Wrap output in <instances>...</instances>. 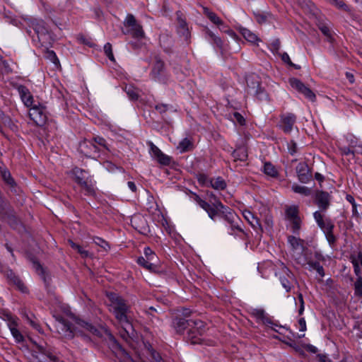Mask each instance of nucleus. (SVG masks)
Segmentation results:
<instances>
[{
	"instance_id": "nucleus-32",
	"label": "nucleus",
	"mask_w": 362,
	"mask_h": 362,
	"mask_svg": "<svg viewBox=\"0 0 362 362\" xmlns=\"http://www.w3.org/2000/svg\"><path fill=\"white\" fill-rule=\"evenodd\" d=\"M354 294L356 296H362V278L359 277L354 283Z\"/></svg>"
},
{
	"instance_id": "nucleus-47",
	"label": "nucleus",
	"mask_w": 362,
	"mask_h": 362,
	"mask_svg": "<svg viewBox=\"0 0 362 362\" xmlns=\"http://www.w3.org/2000/svg\"><path fill=\"white\" fill-rule=\"evenodd\" d=\"M93 240L95 244L98 245L105 250L110 248L108 243L100 238L96 237Z\"/></svg>"
},
{
	"instance_id": "nucleus-38",
	"label": "nucleus",
	"mask_w": 362,
	"mask_h": 362,
	"mask_svg": "<svg viewBox=\"0 0 362 362\" xmlns=\"http://www.w3.org/2000/svg\"><path fill=\"white\" fill-rule=\"evenodd\" d=\"M1 175L4 181L11 186H13L14 180L11 177V173L9 171L4 170L1 171Z\"/></svg>"
},
{
	"instance_id": "nucleus-56",
	"label": "nucleus",
	"mask_w": 362,
	"mask_h": 362,
	"mask_svg": "<svg viewBox=\"0 0 362 362\" xmlns=\"http://www.w3.org/2000/svg\"><path fill=\"white\" fill-rule=\"evenodd\" d=\"M341 151L343 155H346V156L354 153V151L351 150L349 148H347V147L341 148Z\"/></svg>"
},
{
	"instance_id": "nucleus-64",
	"label": "nucleus",
	"mask_w": 362,
	"mask_h": 362,
	"mask_svg": "<svg viewBox=\"0 0 362 362\" xmlns=\"http://www.w3.org/2000/svg\"><path fill=\"white\" fill-rule=\"evenodd\" d=\"M180 28L183 30L184 32H186V37L188 35V29L187 28L186 23L184 21L180 23Z\"/></svg>"
},
{
	"instance_id": "nucleus-62",
	"label": "nucleus",
	"mask_w": 362,
	"mask_h": 362,
	"mask_svg": "<svg viewBox=\"0 0 362 362\" xmlns=\"http://www.w3.org/2000/svg\"><path fill=\"white\" fill-rule=\"evenodd\" d=\"M78 253H80L83 257H87L88 253L86 250H83L80 245L76 249Z\"/></svg>"
},
{
	"instance_id": "nucleus-34",
	"label": "nucleus",
	"mask_w": 362,
	"mask_h": 362,
	"mask_svg": "<svg viewBox=\"0 0 362 362\" xmlns=\"http://www.w3.org/2000/svg\"><path fill=\"white\" fill-rule=\"evenodd\" d=\"M219 30L223 33H227L234 40H238V37L236 33L233 30L228 28L226 24H224L222 27H219Z\"/></svg>"
},
{
	"instance_id": "nucleus-19",
	"label": "nucleus",
	"mask_w": 362,
	"mask_h": 362,
	"mask_svg": "<svg viewBox=\"0 0 362 362\" xmlns=\"http://www.w3.org/2000/svg\"><path fill=\"white\" fill-rule=\"evenodd\" d=\"M124 34H130L133 37L136 39H141L144 37V32L139 24L135 25L132 28L127 29V31H123Z\"/></svg>"
},
{
	"instance_id": "nucleus-23",
	"label": "nucleus",
	"mask_w": 362,
	"mask_h": 362,
	"mask_svg": "<svg viewBox=\"0 0 362 362\" xmlns=\"http://www.w3.org/2000/svg\"><path fill=\"white\" fill-rule=\"evenodd\" d=\"M263 172L268 176L276 177L278 175L276 168L270 162H266L263 166Z\"/></svg>"
},
{
	"instance_id": "nucleus-9",
	"label": "nucleus",
	"mask_w": 362,
	"mask_h": 362,
	"mask_svg": "<svg viewBox=\"0 0 362 362\" xmlns=\"http://www.w3.org/2000/svg\"><path fill=\"white\" fill-rule=\"evenodd\" d=\"M150 153L151 156L156 159L159 163L167 165L170 162L169 156L164 154L156 145L152 142L150 143Z\"/></svg>"
},
{
	"instance_id": "nucleus-43",
	"label": "nucleus",
	"mask_w": 362,
	"mask_h": 362,
	"mask_svg": "<svg viewBox=\"0 0 362 362\" xmlns=\"http://www.w3.org/2000/svg\"><path fill=\"white\" fill-rule=\"evenodd\" d=\"M300 93L310 101H314L315 100V93L307 86L304 88L303 90Z\"/></svg>"
},
{
	"instance_id": "nucleus-59",
	"label": "nucleus",
	"mask_w": 362,
	"mask_h": 362,
	"mask_svg": "<svg viewBox=\"0 0 362 362\" xmlns=\"http://www.w3.org/2000/svg\"><path fill=\"white\" fill-rule=\"evenodd\" d=\"M252 88H257V90H256V93L257 94H259V93H263V91L261 90V88L259 87V83L258 81H257L255 82V83L252 85Z\"/></svg>"
},
{
	"instance_id": "nucleus-35",
	"label": "nucleus",
	"mask_w": 362,
	"mask_h": 362,
	"mask_svg": "<svg viewBox=\"0 0 362 362\" xmlns=\"http://www.w3.org/2000/svg\"><path fill=\"white\" fill-rule=\"evenodd\" d=\"M137 24L138 23H136L135 18L132 15H127L124 21L125 27L128 28L129 29L135 27V25Z\"/></svg>"
},
{
	"instance_id": "nucleus-21",
	"label": "nucleus",
	"mask_w": 362,
	"mask_h": 362,
	"mask_svg": "<svg viewBox=\"0 0 362 362\" xmlns=\"http://www.w3.org/2000/svg\"><path fill=\"white\" fill-rule=\"evenodd\" d=\"M298 207L293 205L288 206L286 209V217L288 221L299 218L298 216Z\"/></svg>"
},
{
	"instance_id": "nucleus-20",
	"label": "nucleus",
	"mask_w": 362,
	"mask_h": 362,
	"mask_svg": "<svg viewBox=\"0 0 362 362\" xmlns=\"http://www.w3.org/2000/svg\"><path fill=\"white\" fill-rule=\"evenodd\" d=\"M8 279L22 291L25 292L27 288L25 286L24 284L21 281V280L15 275V274L12 272H8L7 273Z\"/></svg>"
},
{
	"instance_id": "nucleus-58",
	"label": "nucleus",
	"mask_w": 362,
	"mask_h": 362,
	"mask_svg": "<svg viewBox=\"0 0 362 362\" xmlns=\"http://www.w3.org/2000/svg\"><path fill=\"white\" fill-rule=\"evenodd\" d=\"M104 166L105 168H106L109 171H113L116 167L115 165H113L112 163L110 162H105L104 163Z\"/></svg>"
},
{
	"instance_id": "nucleus-49",
	"label": "nucleus",
	"mask_w": 362,
	"mask_h": 362,
	"mask_svg": "<svg viewBox=\"0 0 362 362\" xmlns=\"http://www.w3.org/2000/svg\"><path fill=\"white\" fill-rule=\"evenodd\" d=\"M298 329L300 332H305L306 330V322L303 317L298 320Z\"/></svg>"
},
{
	"instance_id": "nucleus-33",
	"label": "nucleus",
	"mask_w": 362,
	"mask_h": 362,
	"mask_svg": "<svg viewBox=\"0 0 362 362\" xmlns=\"http://www.w3.org/2000/svg\"><path fill=\"white\" fill-rule=\"evenodd\" d=\"M233 156L235 159L245 160L247 157V153L244 149H238L233 151Z\"/></svg>"
},
{
	"instance_id": "nucleus-36",
	"label": "nucleus",
	"mask_w": 362,
	"mask_h": 362,
	"mask_svg": "<svg viewBox=\"0 0 362 362\" xmlns=\"http://www.w3.org/2000/svg\"><path fill=\"white\" fill-rule=\"evenodd\" d=\"M10 331L16 342L20 343L23 341L24 337L18 328H13Z\"/></svg>"
},
{
	"instance_id": "nucleus-2",
	"label": "nucleus",
	"mask_w": 362,
	"mask_h": 362,
	"mask_svg": "<svg viewBox=\"0 0 362 362\" xmlns=\"http://www.w3.org/2000/svg\"><path fill=\"white\" fill-rule=\"evenodd\" d=\"M195 200L212 220H215L219 213L224 214L229 223L228 232L230 235L237 236L244 233L239 222L235 220L237 218L235 214L230 209L226 208L219 201L215 200L211 206L198 196H196Z\"/></svg>"
},
{
	"instance_id": "nucleus-50",
	"label": "nucleus",
	"mask_w": 362,
	"mask_h": 362,
	"mask_svg": "<svg viewBox=\"0 0 362 362\" xmlns=\"http://www.w3.org/2000/svg\"><path fill=\"white\" fill-rule=\"evenodd\" d=\"M298 300L300 303V308L298 310L299 315H302L304 311V301L303 298L301 293H299L298 295Z\"/></svg>"
},
{
	"instance_id": "nucleus-10",
	"label": "nucleus",
	"mask_w": 362,
	"mask_h": 362,
	"mask_svg": "<svg viewBox=\"0 0 362 362\" xmlns=\"http://www.w3.org/2000/svg\"><path fill=\"white\" fill-rule=\"evenodd\" d=\"M296 122V117L293 114L283 115L281 119V127L285 133H290Z\"/></svg>"
},
{
	"instance_id": "nucleus-26",
	"label": "nucleus",
	"mask_w": 362,
	"mask_h": 362,
	"mask_svg": "<svg viewBox=\"0 0 362 362\" xmlns=\"http://www.w3.org/2000/svg\"><path fill=\"white\" fill-rule=\"evenodd\" d=\"M137 263L149 271H154L156 267L151 261L148 260L144 257H139L137 259Z\"/></svg>"
},
{
	"instance_id": "nucleus-42",
	"label": "nucleus",
	"mask_w": 362,
	"mask_h": 362,
	"mask_svg": "<svg viewBox=\"0 0 362 362\" xmlns=\"http://www.w3.org/2000/svg\"><path fill=\"white\" fill-rule=\"evenodd\" d=\"M144 255L148 260L153 262L154 259L157 258L155 252L148 247L144 248Z\"/></svg>"
},
{
	"instance_id": "nucleus-52",
	"label": "nucleus",
	"mask_w": 362,
	"mask_h": 362,
	"mask_svg": "<svg viewBox=\"0 0 362 362\" xmlns=\"http://www.w3.org/2000/svg\"><path fill=\"white\" fill-rule=\"evenodd\" d=\"M94 144H98L100 146L105 148V140L102 137H95L94 139Z\"/></svg>"
},
{
	"instance_id": "nucleus-44",
	"label": "nucleus",
	"mask_w": 362,
	"mask_h": 362,
	"mask_svg": "<svg viewBox=\"0 0 362 362\" xmlns=\"http://www.w3.org/2000/svg\"><path fill=\"white\" fill-rule=\"evenodd\" d=\"M300 93L310 101H314L315 100V93L307 86L304 88L303 90Z\"/></svg>"
},
{
	"instance_id": "nucleus-61",
	"label": "nucleus",
	"mask_w": 362,
	"mask_h": 362,
	"mask_svg": "<svg viewBox=\"0 0 362 362\" xmlns=\"http://www.w3.org/2000/svg\"><path fill=\"white\" fill-rule=\"evenodd\" d=\"M306 349H307V351H308L311 353H313V354H315L317 352V347H315V346L311 345V344L308 345L306 347Z\"/></svg>"
},
{
	"instance_id": "nucleus-48",
	"label": "nucleus",
	"mask_w": 362,
	"mask_h": 362,
	"mask_svg": "<svg viewBox=\"0 0 362 362\" xmlns=\"http://www.w3.org/2000/svg\"><path fill=\"white\" fill-rule=\"evenodd\" d=\"M329 1L331 4H332L339 8L346 9L347 7L344 3L339 0H329Z\"/></svg>"
},
{
	"instance_id": "nucleus-27",
	"label": "nucleus",
	"mask_w": 362,
	"mask_h": 362,
	"mask_svg": "<svg viewBox=\"0 0 362 362\" xmlns=\"http://www.w3.org/2000/svg\"><path fill=\"white\" fill-rule=\"evenodd\" d=\"M210 184L214 189L218 190L223 189L226 186L225 181L221 177L212 179L210 181Z\"/></svg>"
},
{
	"instance_id": "nucleus-11",
	"label": "nucleus",
	"mask_w": 362,
	"mask_h": 362,
	"mask_svg": "<svg viewBox=\"0 0 362 362\" xmlns=\"http://www.w3.org/2000/svg\"><path fill=\"white\" fill-rule=\"evenodd\" d=\"M18 91L24 105L27 107H32L34 100L29 90L23 86H20L18 88Z\"/></svg>"
},
{
	"instance_id": "nucleus-45",
	"label": "nucleus",
	"mask_w": 362,
	"mask_h": 362,
	"mask_svg": "<svg viewBox=\"0 0 362 362\" xmlns=\"http://www.w3.org/2000/svg\"><path fill=\"white\" fill-rule=\"evenodd\" d=\"M146 351L149 353L152 362H163L159 354L156 352L153 349H148Z\"/></svg>"
},
{
	"instance_id": "nucleus-5",
	"label": "nucleus",
	"mask_w": 362,
	"mask_h": 362,
	"mask_svg": "<svg viewBox=\"0 0 362 362\" xmlns=\"http://www.w3.org/2000/svg\"><path fill=\"white\" fill-rule=\"evenodd\" d=\"M72 174L85 194L93 195L95 193L94 184L86 171L75 168L72 170Z\"/></svg>"
},
{
	"instance_id": "nucleus-3",
	"label": "nucleus",
	"mask_w": 362,
	"mask_h": 362,
	"mask_svg": "<svg viewBox=\"0 0 362 362\" xmlns=\"http://www.w3.org/2000/svg\"><path fill=\"white\" fill-rule=\"evenodd\" d=\"M71 322L62 317H57L56 328L62 337L64 338H72L75 334L87 335L91 333L96 336H100V331L92 325L78 319L73 315L70 316Z\"/></svg>"
},
{
	"instance_id": "nucleus-17",
	"label": "nucleus",
	"mask_w": 362,
	"mask_h": 362,
	"mask_svg": "<svg viewBox=\"0 0 362 362\" xmlns=\"http://www.w3.org/2000/svg\"><path fill=\"white\" fill-rule=\"evenodd\" d=\"M164 72V64L160 60H157L153 66L152 70L153 77L158 81H160V77L163 76Z\"/></svg>"
},
{
	"instance_id": "nucleus-15",
	"label": "nucleus",
	"mask_w": 362,
	"mask_h": 362,
	"mask_svg": "<svg viewBox=\"0 0 362 362\" xmlns=\"http://www.w3.org/2000/svg\"><path fill=\"white\" fill-rule=\"evenodd\" d=\"M296 171H297L298 180L301 182L305 183L309 180L310 177L308 175V170L307 165H305V163H300L296 168Z\"/></svg>"
},
{
	"instance_id": "nucleus-24",
	"label": "nucleus",
	"mask_w": 362,
	"mask_h": 362,
	"mask_svg": "<svg viewBox=\"0 0 362 362\" xmlns=\"http://www.w3.org/2000/svg\"><path fill=\"white\" fill-rule=\"evenodd\" d=\"M192 141L188 138H185L180 141L177 148L180 153H184L189 151L191 148H192Z\"/></svg>"
},
{
	"instance_id": "nucleus-29",
	"label": "nucleus",
	"mask_w": 362,
	"mask_h": 362,
	"mask_svg": "<svg viewBox=\"0 0 362 362\" xmlns=\"http://www.w3.org/2000/svg\"><path fill=\"white\" fill-rule=\"evenodd\" d=\"M289 83L293 88L296 89L299 93H301L305 87V84L297 78H291Z\"/></svg>"
},
{
	"instance_id": "nucleus-37",
	"label": "nucleus",
	"mask_w": 362,
	"mask_h": 362,
	"mask_svg": "<svg viewBox=\"0 0 362 362\" xmlns=\"http://www.w3.org/2000/svg\"><path fill=\"white\" fill-rule=\"evenodd\" d=\"M310 269L316 271V272L321 276H325L324 269L319 262H313L310 264Z\"/></svg>"
},
{
	"instance_id": "nucleus-25",
	"label": "nucleus",
	"mask_w": 362,
	"mask_h": 362,
	"mask_svg": "<svg viewBox=\"0 0 362 362\" xmlns=\"http://www.w3.org/2000/svg\"><path fill=\"white\" fill-rule=\"evenodd\" d=\"M4 319L7 322V325L10 330L13 328H18V319L13 316L11 314L4 315Z\"/></svg>"
},
{
	"instance_id": "nucleus-22",
	"label": "nucleus",
	"mask_w": 362,
	"mask_h": 362,
	"mask_svg": "<svg viewBox=\"0 0 362 362\" xmlns=\"http://www.w3.org/2000/svg\"><path fill=\"white\" fill-rule=\"evenodd\" d=\"M204 14L209 18V19L215 25L219 27L223 26L224 23L221 18L214 12L209 11L207 8H204Z\"/></svg>"
},
{
	"instance_id": "nucleus-6",
	"label": "nucleus",
	"mask_w": 362,
	"mask_h": 362,
	"mask_svg": "<svg viewBox=\"0 0 362 362\" xmlns=\"http://www.w3.org/2000/svg\"><path fill=\"white\" fill-rule=\"evenodd\" d=\"M288 243L293 251V256L299 263L303 264L305 262V241L294 235H289Z\"/></svg>"
},
{
	"instance_id": "nucleus-18",
	"label": "nucleus",
	"mask_w": 362,
	"mask_h": 362,
	"mask_svg": "<svg viewBox=\"0 0 362 362\" xmlns=\"http://www.w3.org/2000/svg\"><path fill=\"white\" fill-rule=\"evenodd\" d=\"M240 33L243 36V37L248 42L251 43H256L259 41L258 37L251 32L250 30L245 28H240Z\"/></svg>"
},
{
	"instance_id": "nucleus-7",
	"label": "nucleus",
	"mask_w": 362,
	"mask_h": 362,
	"mask_svg": "<svg viewBox=\"0 0 362 362\" xmlns=\"http://www.w3.org/2000/svg\"><path fill=\"white\" fill-rule=\"evenodd\" d=\"M276 275L279 276L281 284L284 289L287 292H289L296 283V279L293 274L286 267L284 266V264H281V270L279 272H276Z\"/></svg>"
},
{
	"instance_id": "nucleus-14",
	"label": "nucleus",
	"mask_w": 362,
	"mask_h": 362,
	"mask_svg": "<svg viewBox=\"0 0 362 362\" xmlns=\"http://www.w3.org/2000/svg\"><path fill=\"white\" fill-rule=\"evenodd\" d=\"M31 27L35 30L38 37L47 33V30L45 26V22L40 19H32L30 21Z\"/></svg>"
},
{
	"instance_id": "nucleus-46",
	"label": "nucleus",
	"mask_w": 362,
	"mask_h": 362,
	"mask_svg": "<svg viewBox=\"0 0 362 362\" xmlns=\"http://www.w3.org/2000/svg\"><path fill=\"white\" fill-rule=\"evenodd\" d=\"M313 216L317 225L322 228L325 226L322 214L320 211H317L313 214Z\"/></svg>"
},
{
	"instance_id": "nucleus-28",
	"label": "nucleus",
	"mask_w": 362,
	"mask_h": 362,
	"mask_svg": "<svg viewBox=\"0 0 362 362\" xmlns=\"http://www.w3.org/2000/svg\"><path fill=\"white\" fill-rule=\"evenodd\" d=\"M292 190L298 194H300L305 196H308L310 194V189L305 186H301L298 185H293Z\"/></svg>"
},
{
	"instance_id": "nucleus-55",
	"label": "nucleus",
	"mask_w": 362,
	"mask_h": 362,
	"mask_svg": "<svg viewBox=\"0 0 362 362\" xmlns=\"http://www.w3.org/2000/svg\"><path fill=\"white\" fill-rule=\"evenodd\" d=\"M317 356L320 362H332L331 359L325 354H319Z\"/></svg>"
},
{
	"instance_id": "nucleus-57",
	"label": "nucleus",
	"mask_w": 362,
	"mask_h": 362,
	"mask_svg": "<svg viewBox=\"0 0 362 362\" xmlns=\"http://www.w3.org/2000/svg\"><path fill=\"white\" fill-rule=\"evenodd\" d=\"M353 264L356 266L360 264L362 266V254H358L356 258L353 260Z\"/></svg>"
},
{
	"instance_id": "nucleus-60",
	"label": "nucleus",
	"mask_w": 362,
	"mask_h": 362,
	"mask_svg": "<svg viewBox=\"0 0 362 362\" xmlns=\"http://www.w3.org/2000/svg\"><path fill=\"white\" fill-rule=\"evenodd\" d=\"M127 186L132 192H136V186L134 182L129 181L127 182Z\"/></svg>"
},
{
	"instance_id": "nucleus-1",
	"label": "nucleus",
	"mask_w": 362,
	"mask_h": 362,
	"mask_svg": "<svg viewBox=\"0 0 362 362\" xmlns=\"http://www.w3.org/2000/svg\"><path fill=\"white\" fill-rule=\"evenodd\" d=\"M107 298L110 310L114 314L122 327V329L119 330L121 337L135 350L139 359H133L115 341L113 336L110 333H107L111 341L112 351L118 358L119 362H144L140 354L136 350L137 349L136 345L139 344V338L130 321L129 306L120 296L115 293H107Z\"/></svg>"
},
{
	"instance_id": "nucleus-40",
	"label": "nucleus",
	"mask_w": 362,
	"mask_h": 362,
	"mask_svg": "<svg viewBox=\"0 0 362 362\" xmlns=\"http://www.w3.org/2000/svg\"><path fill=\"white\" fill-rule=\"evenodd\" d=\"M104 52L105 55L108 57V59L112 62L115 61V57L112 53V45L110 43L107 42L104 45Z\"/></svg>"
},
{
	"instance_id": "nucleus-30",
	"label": "nucleus",
	"mask_w": 362,
	"mask_h": 362,
	"mask_svg": "<svg viewBox=\"0 0 362 362\" xmlns=\"http://www.w3.org/2000/svg\"><path fill=\"white\" fill-rule=\"evenodd\" d=\"M290 223V228L293 233L294 234H298L300 226H301V219L300 218L292 220L289 221Z\"/></svg>"
},
{
	"instance_id": "nucleus-54",
	"label": "nucleus",
	"mask_w": 362,
	"mask_h": 362,
	"mask_svg": "<svg viewBox=\"0 0 362 362\" xmlns=\"http://www.w3.org/2000/svg\"><path fill=\"white\" fill-rule=\"evenodd\" d=\"M281 59H282L284 62L287 63L288 64H289V65H291V66H292V65H293V64H292V62H291V59H290V57H289V56H288V54L287 53H286V52H285V53H284V54L281 55Z\"/></svg>"
},
{
	"instance_id": "nucleus-16",
	"label": "nucleus",
	"mask_w": 362,
	"mask_h": 362,
	"mask_svg": "<svg viewBox=\"0 0 362 362\" xmlns=\"http://www.w3.org/2000/svg\"><path fill=\"white\" fill-rule=\"evenodd\" d=\"M316 203L320 209L325 210L329 205V194L323 192L317 193Z\"/></svg>"
},
{
	"instance_id": "nucleus-12",
	"label": "nucleus",
	"mask_w": 362,
	"mask_h": 362,
	"mask_svg": "<svg viewBox=\"0 0 362 362\" xmlns=\"http://www.w3.org/2000/svg\"><path fill=\"white\" fill-rule=\"evenodd\" d=\"M79 149L81 153L87 156H90L93 152L99 151V148L93 141L84 140L79 144Z\"/></svg>"
},
{
	"instance_id": "nucleus-4",
	"label": "nucleus",
	"mask_w": 362,
	"mask_h": 362,
	"mask_svg": "<svg viewBox=\"0 0 362 362\" xmlns=\"http://www.w3.org/2000/svg\"><path fill=\"white\" fill-rule=\"evenodd\" d=\"M176 332L182 334L187 327H190L187 333V339L192 344H202L203 334L205 331L204 322L202 320H187L176 318L173 322Z\"/></svg>"
},
{
	"instance_id": "nucleus-63",
	"label": "nucleus",
	"mask_w": 362,
	"mask_h": 362,
	"mask_svg": "<svg viewBox=\"0 0 362 362\" xmlns=\"http://www.w3.org/2000/svg\"><path fill=\"white\" fill-rule=\"evenodd\" d=\"M256 19L259 23H264L266 21V17L263 15H257Z\"/></svg>"
},
{
	"instance_id": "nucleus-41",
	"label": "nucleus",
	"mask_w": 362,
	"mask_h": 362,
	"mask_svg": "<svg viewBox=\"0 0 362 362\" xmlns=\"http://www.w3.org/2000/svg\"><path fill=\"white\" fill-rule=\"evenodd\" d=\"M209 35L210 36L214 44H215L220 49H223L222 40L211 32H209Z\"/></svg>"
},
{
	"instance_id": "nucleus-8",
	"label": "nucleus",
	"mask_w": 362,
	"mask_h": 362,
	"mask_svg": "<svg viewBox=\"0 0 362 362\" xmlns=\"http://www.w3.org/2000/svg\"><path fill=\"white\" fill-rule=\"evenodd\" d=\"M30 107L29 116L30 119L37 125L40 126L45 124L47 119V116L44 107L40 105H33Z\"/></svg>"
},
{
	"instance_id": "nucleus-31",
	"label": "nucleus",
	"mask_w": 362,
	"mask_h": 362,
	"mask_svg": "<svg viewBox=\"0 0 362 362\" xmlns=\"http://www.w3.org/2000/svg\"><path fill=\"white\" fill-rule=\"evenodd\" d=\"M124 90L131 100H136L138 98L139 93L136 88L131 86H126Z\"/></svg>"
},
{
	"instance_id": "nucleus-39",
	"label": "nucleus",
	"mask_w": 362,
	"mask_h": 362,
	"mask_svg": "<svg viewBox=\"0 0 362 362\" xmlns=\"http://www.w3.org/2000/svg\"><path fill=\"white\" fill-rule=\"evenodd\" d=\"M320 30L322 34L326 37L327 41L332 42L333 41V35L328 27L322 25L320 27Z\"/></svg>"
},
{
	"instance_id": "nucleus-53",
	"label": "nucleus",
	"mask_w": 362,
	"mask_h": 362,
	"mask_svg": "<svg viewBox=\"0 0 362 362\" xmlns=\"http://www.w3.org/2000/svg\"><path fill=\"white\" fill-rule=\"evenodd\" d=\"M48 56L50 57V59L56 64L57 62H59L57 57L54 51H49L48 52Z\"/></svg>"
},
{
	"instance_id": "nucleus-13",
	"label": "nucleus",
	"mask_w": 362,
	"mask_h": 362,
	"mask_svg": "<svg viewBox=\"0 0 362 362\" xmlns=\"http://www.w3.org/2000/svg\"><path fill=\"white\" fill-rule=\"evenodd\" d=\"M242 215L245 221H247L254 229L257 230L258 228H261L259 220L250 210H243Z\"/></svg>"
},
{
	"instance_id": "nucleus-51",
	"label": "nucleus",
	"mask_w": 362,
	"mask_h": 362,
	"mask_svg": "<svg viewBox=\"0 0 362 362\" xmlns=\"http://www.w3.org/2000/svg\"><path fill=\"white\" fill-rule=\"evenodd\" d=\"M234 118L235 119V120L241 125L244 124L245 123V119L244 117L238 112H235L234 115Z\"/></svg>"
}]
</instances>
